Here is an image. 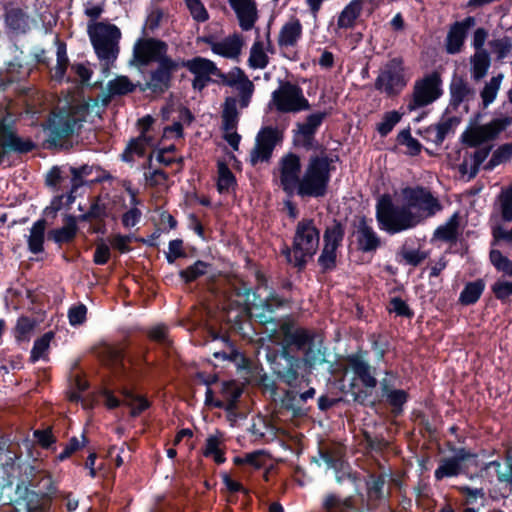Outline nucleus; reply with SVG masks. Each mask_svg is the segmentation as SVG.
Wrapping results in <instances>:
<instances>
[{
    "label": "nucleus",
    "instance_id": "obj_14",
    "mask_svg": "<svg viewBox=\"0 0 512 512\" xmlns=\"http://www.w3.org/2000/svg\"><path fill=\"white\" fill-rule=\"evenodd\" d=\"M168 44L154 37H140L134 45L129 65L138 69L146 67L168 56Z\"/></svg>",
    "mask_w": 512,
    "mask_h": 512
},
{
    "label": "nucleus",
    "instance_id": "obj_54",
    "mask_svg": "<svg viewBox=\"0 0 512 512\" xmlns=\"http://www.w3.org/2000/svg\"><path fill=\"white\" fill-rule=\"evenodd\" d=\"M402 117L403 113H400L397 110L385 112L383 114L382 120L376 125V131L381 137H386L401 121Z\"/></svg>",
    "mask_w": 512,
    "mask_h": 512
},
{
    "label": "nucleus",
    "instance_id": "obj_33",
    "mask_svg": "<svg viewBox=\"0 0 512 512\" xmlns=\"http://www.w3.org/2000/svg\"><path fill=\"white\" fill-rule=\"evenodd\" d=\"M345 237V224L336 218L327 225L323 233V246L338 250Z\"/></svg>",
    "mask_w": 512,
    "mask_h": 512
},
{
    "label": "nucleus",
    "instance_id": "obj_1",
    "mask_svg": "<svg viewBox=\"0 0 512 512\" xmlns=\"http://www.w3.org/2000/svg\"><path fill=\"white\" fill-rule=\"evenodd\" d=\"M272 324L271 337L280 345L267 353L273 373L289 387H298L303 380L308 383L309 378L300 375L301 366L311 371L326 362L325 352L315 344V333L290 319H274Z\"/></svg>",
    "mask_w": 512,
    "mask_h": 512
},
{
    "label": "nucleus",
    "instance_id": "obj_50",
    "mask_svg": "<svg viewBox=\"0 0 512 512\" xmlns=\"http://www.w3.org/2000/svg\"><path fill=\"white\" fill-rule=\"evenodd\" d=\"M466 35L459 27L452 25L446 37V52L451 55L458 54L464 45Z\"/></svg>",
    "mask_w": 512,
    "mask_h": 512
},
{
    "label": "nucleus",
    "instance_id": "obj_31",
    "mask_svg": "<svg viewBox=\"0 0 512 512\" xmlns=\"http://www.w3.org/2000/svg\"><path fill=\"white\" fill-rule=\"evenodd\" d=\"M243 39L242 37L234 33L231 36L226 37L223 41L218 42L212 46V52L225 58L233 59L237 58L242 50Z\"/></svg>",
    "mask_w": 512,
    "mask_h": 512
},
{
    "label": "nucleus",
    "instance_id": "obj_2",
    "mask_svg": "<svg viewBox=\"0 0 512 512\" xmlns=\"http://www.w3.org/2000/svg\"><path fill=\"white\" fill-rule=\"evenodd\" d=\"M256 279L258 283L256 290L243 280L232 284L224 308L228 329L242 338H251L255 333L252 324L253 316L261 324L273 323V313L287 303L274 290L262 298L257 290L267 286V278L263 273L257 272Z\"/></svg>",
    "mask_w": 512,
    "mask_h": 512
},
{
    "label": "nucleus",
    "instance_id": "obj_11",
    "mask_svg": "<svg viewBox=\"0 0 512 512\" xmlns=\"http://www.w3.org/2000/svg\"><path fill=\"white\" fill-rule=\"evenodd\" d=\"M346 362L354 374V379L359 380L365 388V390L353 392V400L358 404L366 406L370 402V391L376 388L378 384V380L375 376L376 369L364 359L362 352L348 355Z\"/></svg>",
    "mask_w": 512,
    "mask_h": 512
},
{
    "label": "nucleus",
    "instance_id": "obj_57",
    "mask_svg": "<svg viewBox=\"0 0 512 512\" xmlns=\"http://www.w3.org/2000/svg\"><path fill=\"white\" fill-rule=\"evenodd\" d=\"M337 251L336 249L323 246L322 251L317 259V263L322 273L333 271L337 267Z\"/></svg>",
    "mask_w": 512,
    "mask_h": 512
},
{
    "label": "nucleus",
    "instance_id": "obj_21",
    "mask_svg": "<svg viewBox=\"0 0 512 512\" xmlns=\"http://www.w3.org/2000/svg\"><path fill=\"white\" fill-rule=\"evenodd\" d=\"M182 67L187 68L194 75L192 88L196 91H202L212 80L211 76L219 73V68L210 59L196 56L192 59H184Z\"/></svg>",
    "mask_w": 512,
    "mask_h": 512
},
{
    "label": "nucleus",
    "instance_id": "obj_28",
    "mask_svg": "<svg viewBox=\"0 0 512 512\" xmlns=\"http://www.w3.org/2000/svg\"><path fill=\"white\" fill-rule=\"evenodd\" d=\"M78 218L72 214H66L63 217V226L52 229L48 232V239L53 240L59 247L63 244L72 243L77 237L79 227Z\"/></svg>",
    "mask_w": 512,
    "mask_h": 512
},
{
    "label": "nucleus",
    "instance_id": "obj_44",
    "mask_svg": "<svg viewBox=\"0 0 512 512\" xmlns=\"http://www.w3.org/2000/svg\"><path fill=\"white\" fill-rule=\"evenodd\" d=\"M491 59L487 50H481L479 52H475L471 57V71L473 78L476 81L481 80L487 74V71L490 67Z\"/></svg>",
    "mask_w": 512,
    "mask_h": 512
},
{
    "label": "nucleus",
    "instance_id": "obj_17",
    "mask_svg": "<svg viewBox=\"0 0 512 512\" xmlns=\"http://www.w3.org/2000/svg\"><path fill=\"white\" fill-rule=\"evenodd\" d=\"M283 140V132L277 127L264 126L256 135L255 146L250 152V164L257 165L259 162H268L275 147Z\"/></svg>",
    "mask_w": 512,
    "mask_h": 512
},
{
    "label": "nucleus",
    "instance_id": "obj_49",
    "mask_svg": "<svg viewBox=\"0 0 512 512\" xmlns=\"http://www.w3.org/2000/svg\"><path fill=\"white\" fill-rule=\"evenodd\" d=\"M512 159V142L500 145L492 153L489 161L484 165V170L492 171L497 166L507 163Z\"/></svg>",
    "mask_w": 512,
    "mask_h": 512
},
{
    "label": "nucleus",
    "instance_id": "obj_53",
    "mask_svg": "<svg viewBox=\"0 0 512 512\" xmlns=\"http://www.w3.org/2000/svg\"><path fill=\"white\" fill-rule=\"evenodd\" d=\"M385 400L391 407L392 414L398 417L404 412V406L409 400V393L403 389H396L387 394Z\"/></svg>",
    "mask_w": 512,
    "mask_h": 512
},
{
    "label": "nucleus",
    "instance_id": "obj_40",
    "mask_svg": "<svg viewBox=\"0 0 512 512\" xmlns=\"http://www.w3.org/2000/svg\"><path fill=\"white\" fill-rule=\"evenodd\" d=\"M221 443L222 433L218 432L217 435H209L202 450V454L205 457L213 458L214 462L218 465L226 461L225 451L220 448Z\"/></svg>",
    "mask_w": 512,
    "mask_h": 512
},
{
    "label": "nucleus",
    "instance_id": "obj_4",
    "mask_svg": "<svg viewBox=\"0 0 512 512\" xmlns=\"http://www.w3.org/2000/svg\"><path fill=\"white\" fill-rule=\"evenodd\" d=\"M311 155L302 177L301 159L295 153H288L280 160V185L283 191L292 196L305 198H323L328 192L331 174L335 170L334 159L324 153Z\"/></svg>",
    "mask_w": 512,
    "mask_h": 512
},
{
    "label": "nucleus",
    "instance_id": "obj_36",
    "mask_svg": "<svg viewBox=\"0 0 512 512\" xmlns=\"http://www.w3.org/2000/svg\"><path fill=\"white\" fill-rule=\"evenodd\" d=\"M364 0H352L338 16L337 26L341 29H352L362 12Z\"/></svg>",
    "mask_w": 512,
    "mask_h": 512
},
{
    "label": "nucleus",
    "instance_id": "obj_20",
    "mask_svg": "<svg viewBox=\"0 0 512 512\" xmlns=\"http://www.w3.org/2000/svg\"><path fill=\"white\" fill-rule=\"evenodd\" d=\"M110 216L109 204L104 201L102 195L89 198V208L86 212L77 215L79 222L92 224V233L104 235L107 232L106 220Z\"/></svg>",
    "mask_w": 512,
    "mask_h": 512
},
{
    "label": "nucleus",
    "instance_id": "obj_35",
    "mask_svg": "<svg viewBox=\"0 0 512 512\" xmlns=\"http://www.w3.org/2000/svg\"><path fill=\"white\" fill-rule=\"evenodd\" d=\"M121 395L125 398L122 404L131 407L130 416L139 417L144 411L151 407V402L143 395L136 394L133 390L123 388Z\"/></svg>",
    "mask_w": 512,
    "mask_h": 512
},
{
    "label": "nucleus",
    "instance_id": "obj_37",
    "mask_svg": "<svg viewBox=\"0 0 512 512\" xmlns=\"http://www.w3.org/2000/svg\"><path fill=\"white\" fill-rule=\"evenodd\" d=\"M485 290L483 279L467 282L459 295L458 302L463 306L474 305L478 302Z\"/></svg>",
    "mask_w": 512,
    "mask_h": 512
},
{
    "label": "nucleus",
    "instance_id": "obj_13",
    "mask_svg": "<svg viewBox=\"0 0 512 512\" xmlns=\"http://www.w3.org/2000/svg\"><path fill=\"white\" fill-rule=\"evenodd\" d=\"M404 62L401 57L390 59L375 80V89L389 97L399 95L406 87Z\"/></svg>",
    "mask_w": 512,
    "mask_h": 512
},
{
    "label": "nucleus",
    "instance_id": "obj_56",
    "mask_svg": "<svg viewBox=\"0 0 512 512\" xmlns=\"http://www.w3.org/2000/svg\"><path fill=\"white\" fill-rule=\"evenodd\" d=\"M82 440L80 441L76 436L71 437L63 451L56 457V460L59 462H63L70 458L74 453L86 447L89 443V439L85 433L81 435Z\"/></svg>",
    "mask_w": 512,
    "mask_h": 512
},
{
    "label": "nucleus",
    "instance_id": "obj_34",
    "mask_svg": "<svg viewBox=\"0 0 512 512\" xmlns=\"http://www.w3.org/2000/svg\"><path fill=\"white\" fill-rule=\"evenodd\" d=\"M302 36V24L299 19L285 23L278 35V45L280 47H290L297 44Z\"/></svg>",
    "mask_w": 512,
    "mask_h": 512
},
{
    "label": "nucleus",
    "instance_id": "obj_46",
    "mask_svg": "<svg viewBox=\"0 0 512 512\" xmlns=\"http://www.w3.org/2000/svg\"><path fill=\"white\" fill-rule=\"evenodd\" d=\"M210 263L203 260H197L192 265L179 271V277L185 284H190L207 273Z\"/></svg>",
    "mask_w": 512,
    "mask_h": 512
},
{
    "label": "nucleus",
    "instance_id": "obj_29",
    "mask_svg": "<svg viewBox=\"0 0 512 512\" xmlns=\"http://www.w3.org/2000/svg\"><path fill=\"white\" fill-rule=\"evenodd\" d=\"M345 447L339 443H333L325 447L319 448L320 458L327 464L329 468L339 473L344 466H348L345 461Z\"/></svg>",
    "mask_w": 512,
    "mask_h": 512
},
{
    "label": "nucleus",
    "instance_id": "obj_8",
    "mask_svg": "<svg viewBox=\"0 0 512 512\" xmlns=\"http://www.w3.org/2000/svg\"><path fill=\"white\" fill-rule=\"evenodd\" d=\"M320 242V230L312 218L298 221L293 237V252L295 253V268L302 271L308 260L317 253Z\"/></svg>",
    "mask_w": 512,
    "mask_h": 512
},
{
    "label": "nucleus",
    "instance_id": "obj_63",
    "mask_svg": "<svg viewBox=\"0 0 512 512\" xmlns=\"http://www.w3.org/2000/svg\"><path fill=\"white\" fill-rule=\"evenodd\" d=\"M398 255L403 258L406 264L413 267L419 266L427 258V253L418 249L409 250L405 246L400 249Z\"/></svg>",
    "mask_w": 512,
    "mask_h": 512
},
{
    "label": "nucleus",
    "instance_id": "obj_60",
    "mask_svg": "<svg viewBox=\"0 0 512 512\" xmlns=\"http://www.w3.org/2000/svg\"><path fill=\"white\" fill-rule=\"evenodd\" d=\"M489 258L497 271L503 272L504 274L512 277V260L496 249H492L490 251Z\"/></svg>",
    "mask_w": 512,
    "mask_h": 512
},
{
    "label": "nucleus",
    "instance_id": "obj_16",
    "mask_svg": "<svg viewBox=\"0 0 512 512\" xmlns=\"http://www.w3.org/2000/svg\"><path fill=\"white\" fill-rule=\"evenodd\" d=\"M327 116L328 113L326 111H318L307 115L305 122H298L296 124L297 129L293 130V145L304 148L307 151L322 147L316 141L315 136Z\"/></svg>",
    "mask_w": 512,
    "mask_h": 512
},
{
    "label": "nucleus",
    "instance_id": "obj_64",
    "mask_svg": "<svg viewBox=\"0 0 512 512\" xmlns=\"http://www.w3.org/2000/svg\"><path fill=\"white\" fill-rule=\"evenodd\" d=\"M489 46L492 51L497 55L499 60H502L507 57V55L512 50V42L511 39L507 36L501 39H494L489 42Z\"/></svg>",
    "mask_w": 512,
    "mask_h": 512
},
{
    "label": "nucleus",
    "instance_id": "obj_12",
    "mask_svg": "<svg viewBox=\"0 0 512 512\" xmlns=\"http://www.w3.org/2000/svg\"><path fill=\"white\" fill-rule=\"evenodd\" d=\"M443 95L442 78L439 72L433 71L415 81L408 110L415 111L426 107Z\"/></svg>",
    "mask_w": 512,
    "mask_h": 512
},
{
    "label": "nucleus",
    "instance_id": "obj_27",
    "mask_svg": "<svg viewBox=\"0 0 512 512\" xmlns=\"http://www.w3.org/2000/svg\"><path fill=\"white\" fill-rule=\"evenodd\" d=\"M1 145L8 151L25 154L33 151L36 144L31 139H22L12 129L9 124L0 126Z\"/></svg>",
    "mask_w": 512,
    "mask_h": 512
},
{
    "label": "nucleus",
    "instance_id": "obj_48",
    "mask_svg": "<svg viewBox=\"0 0 512 512\" xmlns=\"http://www.w3.org/2000/svg\"><path fill=\"white\" fill-rule=\"evenodd\" d=\"M55 43L57 45V64L55 67L54 79L58 82H61L64 79L67 68L69 66V58L67 55L66 43L60 40L58 37H56Z\"/></svg>",
    "mask_w": 512,
    "mask_h": 512
},
{
    "label": "nucleus",
    "instance_id": "obj_45",
    "mask_svg": "<svg viewBox=\"0 0 512 512\" xmlns=\"http://www.w3.org/2000/svg\"><path fill=\"white\" fill-rule=\"evenodd\" d=\"M138 83L134 84L127 76H117L107 84L108 93L111 96H124L134 92Z\"/></svg>",
    "mask_w": 512,
    "mask_h": 512
},
{
    "label": "nucleus",
    "instance_id": "obj_30",
    "mask_svg": "<svg viewBox=\"0 0 512 512\" xmlns=\"http://www.w3.org/2000/svg\"><path fill=\"white\" fill-rule=\"evenodd\" d=\"M213 340L220 339L224 343L226 349L222 351L214 352L213 356L216 359L229 360L231 362L239 363L246 361L245 355L239 351L233 341L227 334H222L214 330L211 331Z\"/></svg>",
    "mask_w": 512,
    "mask_h": 512
},
{
    "label": "nucleus",
    "instance_id": "obj_43",
    "mask_svg": "<svg viewBox=\"0 0 512 512\" xmlns=\"http://www.w3.org/2000/svg\"><path fill=\"white\" fill-rule=\"evenodd\" d=\"M37 323L34 318L21 315L12 330V334L18 343L27 342L30 340L31 334L34 331Z\"/></svg>",
    "mask_w": 512,
    "mask_h": 512
},
{
    "label": "nucleus",
    "instance_id": "obj_18",
    "mask_svg": "<svg viewBox=\"0 0 512 512\" xmlns=\"http://www.w3.org/2000/svg\"><path fill=\"white\" fill-rule=\"evenodd\" d=\"M512 124V116L495 118L489 123L479 125L462 135L463 142L469 147H478L481 144L492 141Z\"/></svg>",
    "mask_w": 512,
    "mask_h": 512
},
{
    "label": "nucleus",
    "instance_id": "obj_55",
    "mask_svg": "<svg viewBox=\"0 0 512 512\" xmlns=\"http://www.w3.org/2000/svg\"><path fill=\"white\" fill-rule=\"evenodd\" d=\"M502 78V74L493 76L481 90L480 96L482 99L483 108H487L496 99Z\"/></svg>",
    "mask_w": 512,
    "mask_h": 512
},
{
    "label": "nucleus",
    "instance_id": "obj_25",
    "mask_svg": "<svg viewBox=\"0 0 512 512\" xmlns=\"http://www.w3.org/2000/svg\"><path fill=\"white\" fill-rule=\"evenodd\" d=\"M449 93V107L456 111L461 104L468 103L475 98L476 90L463 76L454 74L449 85Z\"/></svg>",
    "mask_w": 512,
    "mask_h": 512
},
{
    "label": "nucleus",
    "instance_id": "obj_61",
    "mask_svg": "<svg viewBox=\"0 0 512 512\" xmlns=\"http://www.w3.org/2000/svg\"><path fill=\"white\" fill-rule=\"evenodd\" d=\"M184 3L196 22L203 23L209 19V13L201 0H184Z\"/></svg>",
    "mask_w": 512,
    "mask_h": 512
},
{
    "label": "nucleus",
    "instance_id": "obj_51",
    "mask_svg": "<svg viewBox=\"0 0 512 512\" xmlns=\"http://www.w3.org/2000/svg\"><path fill=\"white\" fill-rule=\"evenodd\" d=\"M218 181H217V190L219 193L228 192L229 189L233 186L237 185L236 177L228 167V165L223 162H218Z\"/></svg>",
    "mask_w": 512,
    "mask_h": 512
},
{
    "label": "nucleus",
    "instance_id": "obj_41",
    "mask_svg": "<svg viewBox=\"0 0 512 512\" xmlns=\"http://www.w3.org/2000/svg\"><path fill=\"white\" fill-rule=\"evenodd\" d=\"M460 218L455 212L448 221L435 230V237L445 242H455L459 235Z\"/></svg>",
    "mask_w": 512,
    "mask_h": 512
},
{
    "label": "nucleus",
    "instance_id": "obj_42",
    "mask_svg": "<svg viewBox=\"0 0 512 512\" xmlns=\"http://www.w3.org/2000/svg\"><path fill=\"white\" fill-rule=\"evenodd\" d=\"M460 123V118L457 116L442 117L440 121L434 124L436 129V136H434V144L436 146L442 145L449 135L455 133V128Z\"/></svg>",
    "mask_w": 512,
    "mask_h": 512
},
{
    "label": "nucleus",
    "instance_id": "obj_52",
    "mask_svg": "<svg viewBox=\"0 0 512 512\" xmlns=\"http://www.w3.org/2000/svg\"><path fill=\"white\" fill-rule=\"evenodd\" d=\"M269 64V57L264 52L263 42L256 40L250 50V56L248 59L249 67L253 69H264Z\"/></svg>",
    "mask_w": 512,
    "mask_h": 512
},
{
    "label": "nucleus",
    "instance_id": "obj_23",
    "mask_svg": "<svg viewBox=\"0 0 512 512\" xmlns=\"http://www.w3.org/2000/svg\"><path fill=\"white\" fill-rule=\"evenodd\" d=\"M372 219L361 216L356 225L357 250L362 253H375L381 247V238L371 226Z\"/></svg>",
    "mask_w": 512,
    "mask_h": 512
},
{
    "label": "nucleus",
    "instance_id": "obj_24",
    "mask_svg": "<svg viewBox=\"0 0 512 512\" xmlns=\"http://www.w3.org/2000/svg\"><path fill=\"white\" fill-rule=\"evenodd\" d=\"M4 24L8 32L25 35L30 29V16L29 14L20 7L13 6L11 3H5L3 5Z\"/></svg>",
    "mask_w": 512,
    "mask_h": 512
},
{
    "label": "nucleus",
    "instance_id": "obj_39",
    "mask_svg": "<svg viewBox=\"0 0 512 512\" xmlns=\"http://www.w3.org/2000/svg\"><path fill=\"white\" fill-rule=\"evenodd\" d=\"M269 457L264 450H256L245 453L242 456H235L233 463L237 466H247L251 469L258 470L266 467Z\"/></svg>",
    "mask_w": 512,
    "mask_h": 512
},
{
    "label": "nucleus",
    "instance_id": "obj_38",
    "mask_svg": "<svg viewBox=\"0 0 512 512\" xmlns=\"http://www.w3.org/2000/svg\"><path fill=\"white\" fill-rule=\"evenodd\" d=\"M47 222L44 218L34 222L30 236L28 237V249L33 254H39L44 250L45 229Z\"/></svg>",
    "mask_w": 512,
    "mask_h": 512
},
{
    "label": "nucleus",
    "instance_id": "obj_10",
    "mask_svg": "<svg viewBox=\"0 0 512 512\" xmlns=\"http://www.w3.org/2000/svg\"><path fill=\"white\" fill-rule=\"evenodd\" d=\"M184 59H173L166 56L161 60L155 62V68L149 71V78L146 82H138V89L140 92L149 90L154 95H163L172 87V80L174 74L182 68Z\"/></svg>",
    "mask_w": 512,
    "mask_h": 512
},
{
    "label": "nucleus",
    "instance_id": "obj_62",
    "mask_svg": "<svg viewBox=\"0 0 512 512\" xmlns=\"http://www.w3.org/2000/svg\"><path fill=\"white\" fill-rule=\"evenodd\" d=\"M363 440L365 448L376 453L383 452L389 445L388 441L382 435L372 436L367 431L363 433Z\"/></svg>",
    "mask_w": 512,
    "mask_h": 512
},
{
    "label": "nucleus",
    "instance_id": "obj_7",
    "mask_svg": "<svg viewBox=\"0 0 512 512\" xmlns=\"http://www.w3.org/2000/svg\"><path fill=\"white\" fill-rule=\"evenodd\" d=\"M20 484L24 486L25 494L33 496L51 505L58 497L59 488L49 471L27 464L21 473Z\"/></svg>",
    "mask_w": 512,
    "mask_h": 512
},
{
    "label": "nucleus",
    "instance_id": "obj_6",
    "mask_svg": "<svg viewBox=\"0 0 512 512\" xmlns=\"http://www.w3.org/2000/svg\"><path fill=\"white\" fill-rule=\"evenodd\" d=\"M87 33L95 54L107 65L113 64L120 52L121 30L111 23H89Z\"/></svg>",
    "mask_w": 512,
    "mask_h": 512
},
{
    "label": "nucleus",
    "instance_id": "obj_19",
    "mask_svg": "<svg viewBox=\"0 0 512 512\" xmlns=\"http://www.w3.org/2000/svg\"><path fill=\"white\" fill-rule=\"evenodd\" d=\"M216 77L224 86L235 88L238 92L239 105L241 108H247L252 100L255 91V85L240 67H233L228 73L219 69Z\"/></svg>",
    "mask_w": 512,
    "mask_h": 512
},
{
    "label": "nucleus",
    "instance_id": "obj_3",
    "mask_svg": "<svg viewBox=\"0 0 512 512\" xmlns=\"http://www.w3.org/2000/svg\"><path fill=\"white\" fill-rule=\"evenodd\" d=\"M401 196L400 205L389 194H383L376 203L378 226L390 235L411 230L443 209L430 189L421 185L404 187Z\"/></svg>",
    "mask_w": 512,
    "mask_h": 512
},
{
    "label": "nucleus",
    "instance_id": "obj_32",
    "mask_svg": "<svg viewBox=\"0 0 512 512\" xmlns=\"http://www.w3.org/2000/svg\"><path fill=\"white\" fill-rule=\"evenodd\" d=\"M467 470V466H461L452 456L443 457L439 460L438 467L434 471V478L436 481H441L445 478L458 477L466 474Z\"/></svg>",
    "mask_w": 512,
    "mask_h": 512
},
{
    "label": "nucleus",
    "instance_id": "obj_47",
    "mask_svg": "<svg viewBox=\"0 0 512 512\" xmlns=\"http://www.w3.org/2000/svg\"><path fill=\"white\" fill-rule=\"evenodd\" d=\"M396 141L399 145L407 147L406 154L411 157L418 156L424 149L423 145L416 138L412 137L410 126L398 133Z\"/></svg>",
    "mask_w": 512,
    "mask_h": 512
},
{
    "label": "nucleus",
    "instance_id": "obj_59",
    "mask_svg": "<svg viewBox=\"0 0 512 512\" xmlns=\"http://www.w3.org/2000/svg\"><path fill=\"white\" fill-rule=\"evenodd\" d=\"M499 212L504 222L512 221V185L503 190L499 196Z\"/></svg>",
    "mask_w": 512,
    "mask_h": 512
},
{
    "label": "nucleus",
    "instance_id": "obj_22",
    "mask_svg": "<svg viewBox=\"0 0 512 512\" xmlns=\"http://www.w3.org/2000/svg\"><path fill=\"white\" fill-rule=\"evenodd\" d=\"M480 472L490 482L495 478L498 485L512 491V456L509 452L506 453L503 462L493 460L485 463Z\"/></svg>",
    "mask_w": 512,
    "mask_h": 512
},
{
    "label": "nucleus",
    "instance_id": "obj_58",
    "mask_svg": "<svg viewBox=\"0 0 512 512\" xmlns=\"http://www.w3.org/2000/svg\"><path fill=\"white\" fill-rule=\"evenodd\" d=\"M54 337L55 333L53 331H48L34 341L30 355L32 362H36L43 357Z\"/></svg>",
    "mask_w": 512,
    "mask_h": 512
},
{
    "label": "nucleus",
    "instance_id": "obj_9",
    "mask_svg": "<svg viewBox=\"0 0 512 512\" xmlns=\"http://www.w3.org/2000/svg\"><path fill=\"white\" fill-rule=\"evenodd\" d=\"M81 126L80 120L69 111L52 113L43 125L47 133V148H67L66 143Z\"/></svg>",
    "mask_w": 512,
    "mask_h": 512
},
{
    "label": "nucleus",
    "instance_id": "obj_15",
    "mask_svg": "<svg viewBox=\"0 0 512 512\" xmlns=\"http://www.w3.org/2000/svg\"><path fill=\"white\" fill-rule=\"evenodd\" d=\"M272 101L278 112L297 113L310 109V103L305 98L302 88L289 81L283 82L272 93Z\"/></svg>",
    "mask_w": 512,
    "mask_h": 512
},
{
    "label": "nucleus",
    "instance_id": "obj_5",
    "mask_svg": "<svg viewBox=\"0 0 512 512\" xmlns=\"http://www.w3.org/2000/svg\"><path fill=\"white\" fill-rule=\"evenodd\" d=\"M386 473L369 472L364 478L366 500L355 495L342 496L336 492L322 497V512H375L389 505L391 489Z\"/></svg>",
    "mask_w": 512,
    "mask_h": 512
},
{
    "label": "nucleus",
    "instance_id": "obj_26",
    "mask_svg": "<svg viewBox=\"0 0 512 512\" xmlns=\"http://www.w3.org/2000/svg\"><path fill=\"white\" fill-rule=\"evenodd\" d=\"M234 10L239 26L243 31L251 30L258 20L257 6L254 0H228Z\"/></svg>",
    "mask_w": 512,
    "mask_h": 512
}]
</instances>
